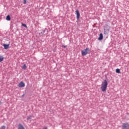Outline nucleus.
<instances>
[{
  "label": "nucleus",
  "mask_w": 129,
  "mask_h": 129,
  "mask_svg": "<svg viewBox=\"0 0 129 129\" xmlns=\"http://www.w3.org/2000/svg\"><path fill=\"white\" fill-rule=\"evenodd\" d=\"M4 59H5L4 56H2V55H0V62H3V61H4Z\"/></svg>",
  "instance_id": "1a4fd4ad"
},
{
  "label": "nucleus",
  "mask_w": 129,
  "mask_h": 129,
  "mask_svg": "<svg viewBox=\"0 0 129 129\" xmlns=\"http://www.w3.org/2000/svg\"><path fill=\"white\" fill-rule=\"evenodd\" d=\"M25 83H24V82H21L18 84V87H25Z\"/></svg>",
  "instance_id": "39448f33"
},
{
  "label": "nucleus",
  "mask_w": 129,
  "mask_h": 129,
  "mask_svg": "<svg viewBox=\"0 0 129 129\" xmlns=\"http://www.w3.org/2000/svg\"><path fill=\"white\" fill-rule=\"evenodd\" d=\"M122 129H129V123H123L122 124Z\"/></svg>",
  "instance_id": "7ed1b4c3"
},
{
  "label": "nucleus",
  "mask_w": 129,
  "mask_h": 129,
  "mask_svg": "<svg viewBox=\"0 0 129 129\" xmlns=\"http://www.w3.org/2000/svg\"><path fill=\"white\" fill-rule=\"evenodd\" d=\"M104 34L105 35H107V34H108V32H107L106 31L104 30Z\"/></svg>",
  "instance_id": "2eb2a0df"
},
{
  "label": "nucleus",
  "mask_w": 129,
  "mask_h": 129,
  "mask_svg": "<svg viewBox=\"0 0 129 129\" xmlns=\"http://www.w3.org/2000/svg\"><path fill=\"white\" fill-rule=\"evenodd\" d=\"M43 129H48L47 127H44Z\"/></svg>",
  "instance_id": "6ab92c4d"
},
{
  "label": "nucleus",
  "mask_w": 129,
  "mask_h": 129,
  "mask_svg": "<svg viewBox=\"0 0 129 129\" xmlns=\"http://www.w3.org/2000/svg\"><path fill=\"white\" fill-rule=\"evenodd\" d=\"M22 26H23V27H25V28H26V29H28V26H27V25L23 23Z\"/></svg>",
  "instance_id": "ddd939ff"
},
{
  "label": "nucleus",
  "mask_w": 129,
  "mask_h": 129,
  "mask_svg": "<svg viewBox=\"0 0 129 129\" xmlns=\"http://www.w3.org/2000/svg\"><path fill=\"white\" fill-rule=\"evenodd\" d=\"M116 73H120V70H119V69H116Z\"/></svg>",
  "instance_id": "f8f14e48"
},
{
  "label": "nucleus",
  "mask_w": 129,
  "mask_h": 129,
  "mask_svg": "<svg viewBox=\"0 0 129 129\" xmlns=\"http://www.w3.org/2000/svg\"><path fill=\"white\" fill-rule=\"evenodd\" d=\"M3 46L4 47V49H9V48H10V44H4Z\"/></svg>",
  "instance_id": "0eeeda50"
},
{
  "label": "nucleus",
  "mask_w": 129,
  "mask_h": 129,
  "mask_svg": "<svg viewBox=\"0 0 129 129\" xmlns=\"http://www.w3.org/2000/svg\"><path fill=\"white\" fill-rule=\"evenodd\" d=\"M76 15H77V19L78 20V19L80 18V13H79V11H78V10H76Z\"/></svg>",
  "instance_id": "20e7f679"
},
{
  "label": "nucleus",
  "mask_w": 129,
  "mask_h": 129,
  "mask_svg": "<svg viewBox=\"0 0 129 129\" xmlns=\"http://www.w3.org/2000/svg\"><path fill=\"white\" fill-rule=\"evenodd\" d=\"M102 39H103V35L102 34V33H100L99 35V37L98 38V40L101 41Z\"/></svg>",
  "instance_id": "423d86ee"
},
{
  "label": "nucleus",
  "mask_w": 129,
  "mask_h": 129,
  "mask_svg": "<svg viewBox=\"0 0 129 129\" xmlns=\"http://www.w3.org/2000/svg\"><path fill=\"white\" fill-rule=\"evenodd\" d=\"M62 47H63V48H67V46L66 45H62Z\"/></svg>",
  "instance_id": "a211bd4d"
},
{
  "label": "nucleus",
  "mask_w": 129,
  "mask_h": 129,
  "mask_svg": "<svg viewBox=\"0 0 129 129\" xmlns=\"http://www.w3.org/2000/svg\"><path fill=\"white\" fill-rule=\"evenodd\" d=\"M7 21H11V17L10 15H8L6 17Z\"/></svg>",
  "instance_id": "9d476101"
},
{
  "label": "nucleus",
  "mask_w": 129,
  "mask_h": 129,
  "mask_svg": "<svg viewBox=\"0 0 129 129\" xmlns=\"http://www.w3.org/2000/svg\"><path fill=\"white\" fill-rule=\"evenodd\" d=\"M32 119V116H28L27 118V120H29V119Z\"/></svg>",
  "instance_id": "4468645a"
},
{
  "label": "nucleus",
  "mask_w": 129,
  "mask_h": 129,
  "mask_svg": "<svg viewBox=\"0 0 129 129\" xmlns=\"http://www.w3.org/2000/svg\"><path fill=\"white\" fill-rule=\"evenodd\" d=\"M18 129H25V127L22 124H19Z\"/></svg>",
  "instance_id": "6e6552de"
},
{
  "label": "nucleus",
  "mask_w": 129,
  "mask_h": 129,
  "mask_svg": "<svg viewBox=\"0 0 129 129\" xmlns=\"http://www.w3.org/2000/svg\"><path fill=\"white\" fill-rule=\"evenodd\" d=\"M108 85V83H107V81H106V80H104L101 84L100 88L101 91H102L103 92H105V91H106V90L107 89Z\"/></svg>",
  "instance_id": "f257e3e1"
},
{
  "label": "nucleus",
  "mask_w": 129,
  "mask_h": 129,
  "mask_svg": "<svg viewBox=\"0 0 129 129\" xmlns=\"http://www.w3.org/2000/svg\"><path fill=\"white\" fill-rule=\"evenodd\" d=\"M23 1H24V5H26V4H27V1L26 0H23Z\"/></svg>",
  "instance_id": "f3484780"
},
{
  "label": "nucleus",
  "mask_w": 129,
  "mask_h": 129,
  "mask_svg": "<svg viewBox=\"0 0 129 129\" xmlns=\"http://www.w3.org/2000/svg\"><path fill=\"white\" fill-rule=\"evenodd\" d=\"M90 52V49L89 48H87L86 49H85L82 51V56H86V55H87L88 53Z\"/></svg>",
  "instance_id": "f03ea898"
},
{
  "label": "nucleus",
  "mask_w": 129,
  "mask_h": 129,
  "mask_svg": "<svg viewBox=\"0 0 129 129\" xmlns=\"http://www.w3.org/2000/svg\"><path fill=\"white\" fill-rule=\"evenodd\" d=\"M22 69H23L24 70H25L27 68V66H26V64H24L22 67Z\"/></svg>",
  "instance_id": "9b49d317"
},
{
  "label": "nucleus",
  "mask_w": 129,
  "mask_h": 129,
  "mask_svg": "<svg viewBox=\"0 0 129 129\" xmlns=\"http://www.w3.org/2000/svg\"><path fill=\"white\" fill-rule=\"evenodd\" d=\"M1 129H6V126L3 125L1 127Z\"/></svg>",
  "instance_id": "dca6fc26"
}]
</instances>
